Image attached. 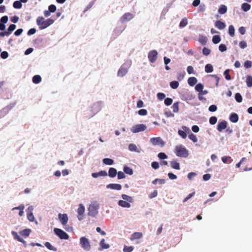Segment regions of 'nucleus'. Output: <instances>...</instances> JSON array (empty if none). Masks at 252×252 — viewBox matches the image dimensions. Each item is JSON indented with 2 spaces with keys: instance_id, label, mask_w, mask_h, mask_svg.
<instances>
[{
  "instance_id": "obj_45",
  "label": "nucleus",
  "mask_w": 252,
  "mask_h": 252,
  "mask_svg": "<svg viewBox=\"0 0 252 252\" xmlns=\"http://www.w3.org/2000/svg\"><path fill=\"white\" fill-rule=\"evenodd\" d=\"M246 84L248 87H252V76L248 75L246 77Z\"/></svg>"
},
{
  "instance_id": "obj_60",
  "label": "nucleus",
  "mask_w": 252,
  "mask_h": 252,
  "mask_svg": "<svg viewBox=\"0 0 252 252\" xmlns=\"http://www.w3.org/2000/svg\"><path fill=\"white\" fill-rule=\"evenodd\" d=\"M222 161L224 163H226L228 160H230V163L231 162L232 159L230 157L223 156L221 158Z\"/></svg>"
},
{
  "instance_id": "obj_55",
  "label": "nucleus",
  "mask_w": 252,
  "mask_h": 252,
  "mask_svg": "<svg viewBox=\"0 0 252 252\" xmlns=\"http://www.w3.org/2000/svg\"><path fill=\"white\" fill-rule=\"evenodd\" d=\"M211 53V50L207 47H204L202 49V54L205 56H208Z\"/></svg>"
},
{
  "instance_id": "obj_36",
  "label": "nucleus",
  "mask_w": 252,
  "mask_h": 252,
  "mask_svg": "<svg viewBox=\"0 0 252 252\" xmlns=\"http://www.w3.org/2000/svg\"><path fill=\"white\" fill-rule=\"evenodd\" d=\"M221 41V37L220 35H215L212 37V42L214 44H217Z\"/></svg>"
},
{
  "instance_id": "obj_29",
  "label": "nucleus",
  "mask_w": 252,
  "mask_h": 252,
  "mask_svg": "<svg viewBox=\"0 0 252 252\" xmlns=\"http://www.w3.org/2000/svg\"><path fill=\"white\" fill-rule=\"evenodd\" d=\"M227 10V6L224 4H221L220 6L218 9V12L220 14H224L226 13Z\"/></svg>"
},
{
  "instance_id": "obj_23",
  "label": "nucleus",
  "mask_w": 252,
  "mask_h": 252,
  "mask_svg": "<svg viewBox=\"0 0 252 252\" xmlns=\"http://www.w3.org/2000/svg\"><path fill=\"white\" fill-rule=\"evenodd\" d=\"M182 128L183 130H179L178 131V134L182 138H186L187 137V132L185 131L186 129H188V127L186 126H183Z\"/></svg>"
},
{
  "instance_id": "obj_20",
  "label": "nucleus",
  "mask_w": 252,
  "mask_h": 252,
  "mask_svg": "<svg viewBox=\"0 0 252 252\" xmlns=\"http://www.w3.org/2000/svg\"><path fill=\"white\" fill-rule=\"evenodd\" d=\"M208 41L207 37L203 34H199L198 41L202 45H205Z\"/></svg>"
},
{
  "instance_id": "obj_4",
  "label": "nucleus",
  "mask_w": 252,
  "mask_h": 252,
  "mask_svg": "<svg viewBox=\"0 0 252 252\" xmlns=\"http://www.w3.org/2000/svg\"><path fill=\"white\" fill-rule=\"evenodd\" d=\"M131 62L130 61H126L120 67L118 70L117 75L119 77H124L128 72V68L130 67Z\"/></svg>"
},
{
  "instance_id": "obj_38",
  "label": "nucleus",
  "mask_w": 252,
  "mask_h": 252,
  "mask_svg": "<svg viewBox=\"0 0 252 252\" xmlns=\"http://www.w3.org/2000/svg\"><path fill=\"white\" fill-rule=\"evenodd\" d=\"M85 211V207L82 204H80L77 209V213L79 216L83 214Z\"/></svg>"
},
{
  "instance_id": "obj_17",
  "label": "nucleus",
  "mask_w": 252,
  "mask_h": 252,
  "mask_svg": "<svg viewBox=\"0 0 252 252\" xmlns=\"http://www.w3.org/2000/svg\"><path fill=\"white\" fill-rule=\"evenodd\" d=\"M215 26L219 30H222L225 28L226 24L220 20H217L215 23Z\"/></svg>"
},
{
  "instance_id": "obj_62",
  "label": "nucleus",
  "mask_w": 252,
  "mask_h": 252,
  "mask_svg": "<svg viewBox=\"0 0 252 252\" xmlns=\"http://www.w3.org/2000/svg\"><path fill=\"white\" fill-rule=\"evenodd\" d=\"M57 7L54 4H51L48 6V10L51 13H53L56 11Z\"/></svg>"
},
{
  "instance_id": "obj_35",
  "label": "nucleus",
  "mask_w": 252,
  "mask_h": 252,
  "mask_svg": "<svg viewBox=\"0 0 252 252\" xmlns=\"http://www.w3.org/2000/svg\"><path fill=\"white\" fill-rule=\"evenodd\" d=\"M45 246L49 250L52 251L53 252H57V249L53 246L50 242H46L44 244Z\"/></svg>"
},
{
  "instance_id": "obj_37",
  "label": "nucleus",
  "mask_w": 252,
  "mask_h": 252,
  "mask_svg": "<svg viewBox=\"0 0 252 252\" xmlns=\"http://www.w3.org/2000/svg\"><path fill=\"white\" fill-rule=\"evenodd\" d=\"M205 71L206 73H211L213 71V66L211 64L208 63L205 66Z\"/></svg>"
},
{
  "instance_id": "obj_13",
  "label": "nucleus",
  "mask_w": 252,
  "mask_h": 252,
  "mask_svg": "<svg viewBox=\"0 0 252 252\" xmlns=\"http://www.w3.org/2000/svg\"><path fill=\"white\" fill-rule=\"evenodd\" d=\"M134 17V16L132 14L127 12L125 13L120 18V21L122 23H124L127 22L131 20Z\"/></svg>"
},
{
  "instance_id": "obj_33",
  "label": "nucleus",
  "mask_w": 252,
  "mask_h": 252,
  "mask_svg": "<svg viewBox=\"0 0 252 252\" xmlns=\"http://www.w3.org/2000/svg\"><path fill=\"white\" fill-rule=\"evenodd\" d=\"M102 162L105 165H111L114 164V161L110 158H104L103 159Z\"/></svg>"
},
{
  "instance_id": "obj_26",
  "label": "nucleus",
  "mask_w": 252,
  "mask_h": 252,
  "mask_svg": "<svg viewBox=\"0 0 252 252\" xmlns=\"http://www.w3.org/2000/svg\"><path fill=\"white\" fill-rule=\"evenodd\" d=\"M117 174V170L114 167H110L108 170V176L110 178H114Z\"/></svg>"
},
{
  "instance_id": "obj_1",
  "label": "nucleus",
  "mask_w": 252,
  "mask_h": 252,
  "mask_svg": "<svg viewBox=\"0 0 252 252\" xmlns=\"http://www.w3.org/2000/svg\"><path fill=\"white\" fill-rule=\"evenodd\" d=\"M55 20L52 18L45 19L42 16H39L36 19V24L40 30H43L48 28L54 23Z\"/></svg>"
},
{
  "instance_id": "obj_61",
  "label": "nucleus",
  "mask_w": 252,
  "mask_h": 252,
  "mask_svg": "<svg viewBox=\"0 0 252 252\" xmlns=\"http://www.w3.org/2000/svg\"><path fill=\"white\" fill-rule=\"evenodd\" d=\"M133 250V247L132 246H125L123 251L124 252H131Z\"/></svg>"
},
{
  "instance_id": "obj_40",
  "label": "nucleus",
  "mask_w": 252,
  "mask_h": 252,
  "mask_svg": "<svg viewBox=\"0 0 252 252\" xmlns=\"http://www.w3.org/2000/svg\"><path fill=\"white\" fill-rule=\"evenodd\" d=\"M188 24V20L186 18H184L181 20L179 23V27L183 28L185 27Z\"/></svg>"
},
{
  "instance_id": "obj_21",
  "label": "nucleus",
  "mask_w": 252,
  "mask_h": 252,
  "mask_svg": "<svg viewBox=\"0 0 252 252\" xmlns=\"http://www.w3.org/2000/svg\"><path fill=\"white\" fill-rule=\"evenodd\" d=\"M118 204L123 208H128L130 207L131 205L129 202H128L127 201L123 200H119L118 202Z\"/></svg>"
},
{
  "instance_id": "obj_49",
  "label": "nucleus",
  "mask_w": 252,
  "mask_h": 252,
  "mask_svg": "<svg viewBox=\"0 0 252 252\" xmlns=\"http://www.w3.org/2000/svg\"><path fill=\"white\" fill-rule=\"evenodd\" d=\"M217 120L218 119L216 116H212L210 118L209 122L211 125H214L217 123Z\"/></svg>"
},
{
  "instance_id": "obj_14",
  "label": "nucleus",
  "mask_w": 252,
  "mask_h": 252,
  "mask_svg": "<svg viewBox=\"0 0 252 252\" xmlns=\"http://www.w3.org/2000/svg\"><path fill=\"white\" fill-rule=\"evenodd\" d=\"M58 218L63 225H65L67 223L68 218L66 214H59Z\"/></svg>"
},
{
  "instance_id": "obj_6",
  "label": "nucleus",
  "mask_w": 252,
  "mask_h": 252,
  "mask_svg": "<svg viewBox=\"0 0 252 252\" xmlns=\"http://www.w3.org/2000/svg\"><path fill=\"white\" fill-rule=\"evenodd\" d=\"M54 232L61 239L67 240L69 238L68 234L60 228H55Z\"/></svg>"
},
{
  "instance_id": "obj_27",
  "label": "nucleus",
  "mask_w": 252,
  "mask_h": 252,
  "mask_svg": "<svg viewBox=\"0 0 252 252\" xmlns=\"http://www.w3.org/2000/svg\"><path fill=\"white\" fill-rule=\"evenodd\" d=\"M197 79L194 77H190L188 79V83L190 86H193L196 84Z\"/></svg>"
},
{
  "instance_id": "obj_12",
  "label": "nucleus",
  "mask_w": 252,
  "mask_h": 252,
  "mask_svg": "<svg viewBox=\"0 0 252 252\" xmlns=\"http://www.w3.org/2000/svg\"><path fill=\"white\" fill-rule=\"evenodd\" d=\"M125 28L122 27H117L115 28L113 30L111 38L113 39H116L122 33V32H123Z\"/></svg>"
},
{
  "instance_id": "obj_52",
  "label": "nucleus",
  "mask_w": 252,
  "mask_h": 252,
  "mask_svg": "<svg viewBox=\"0 0 252 252\" xmlns=\"http://www.w3.org/2000/svg\"><path fill=\"white\" fill-rule=\"evenodd\" d=\"M173 102V99L170 97H167L164 99V103L166 106H170Z\"/></svg>"
},
{
  "instance_id": "obj_59",
  "label": "nucleus",
  "mask_w": 252,
  "mask_h": 252,
  "mask_svg": "<svg viewBox=\"0 0 252 252\" xmlns=\"http://www.w3.org/2000/svg\"><path fill=\"white\" fill-rule=\"evenodd\" d=\"M117 178L118 179H123L126 178V175L124 172L122 171L117 172Z\"/></svg>"
},
{
  "instance_id": "obj_15",
  "label": "nucleus",
  "mask_w": 252,
  "mask_h": 252,
  "mask_svg": "<svg viewBox=\"0 0 252 252\" xmlns=\"http://www.w3.org/2000/svg\"><path fill=\"white\" fill-rule=\"evenodd\" d=\"M227 123L225 120H222L219 122L217 125V130L219 132H221L223 130L227 128Z\"/></svg>"
},
{
  "instance_id": "obj_8",
  "label": "nucleus",
  "mask_w": 252,
  "mask_h": 252,
  "mask_svg": "<svg viewBox=\"0 0 252 252\" xmlns=\"http://www.w3.org/2000/svg\"><path fill=\"white\" fill-rule=\"evenodd\" d=\"M150 142L153 146H158L160 147H164L165 144V142L160 137L151 138Z\"/></svg>"
},
{
  "instance_id": "obj_43",
  "label": "nucleus",
  "mask_w": 252,
  "mask_h": 252,
  "mask_svg": "<svg viewBox=\"0 0 252 252\" xmlns=\"http://www.w3.org/2000/svg\"><path fill=\"white\" fill-rule=\"evenodd\" d=\"M204 88V85L201 83H199L198 84H196V86H195V90L196 92H200Z\"/></svg>"
},
{
  "instance_id": "obj_25",
  "label": "nucleus",
  "mask_w": 252,
  "mask_h": 252,
  "mask_svg": "<svg viewBox=\"0 0 252 252\" xmlns=\"http://www.w3.org/2000/svg\"><path fill=\"white\" fill-rule=\"evenodd\" d=\"M99 245L100 246V248L98 249V250L99 251L102 250L103 249H107L110 247V246L108 244L105 243V240L104 239H102L100 241Z\"/></svg>"
},
{
  "instance_id": "obj_10",
  "label": "nucleus",
  "mask_w": 252,
  "mask_h": 252,
  "mask_svg": "<svg viewBox=\"0 0 252 252\" xmlns=\"http://www.w3.org/2000/svg\"><path fill=\"white\" fill-rule=\"evenodd\" d=\"M33 210V207L32 206H29L26 210L27 215V219L28 220L31 222L35 221L36 223H37V221L35 220V218L33 216L32 211Z\"/></svg>"
},
{
  "instance_id": "obj_48",
  "label": "nucleus",
  "mask_w": 252,
  "mask_h": 252,
  "mask_svg": "<svg viewBox=\"0 0 252 252\" xmlns=\"http://www.w3.org/2000/svg\"><path fill=\"white\" fill-rule=\"evenodd\" d=\"M229 72H230V69H227L223 72V75L225 76V79L228 81L230 80L231 79V77L230 75L229 74Z\"/></svg>"
},
{
  "instance_id": "obj_44",
  "label": "nucleus",
  "mask_w": 252,
  "mask_h": 252,
  "mask_svg": "<svg viewBox=\"0 0 252 252\" xmlns=\"http://www.w3.org/2000/svg\"><path fill=\"white\" fill-rule=\"evenodd\" d=\"M166 181L163 179H156L153 181L152 184L156 185L157 183H158L160 185H163L165 183Z\"/></svg>"
},
{
  "instance_id": "obj_34",
  "label": "nucleus",
  "mask_w": 252,
  "mask_h": 252,
  "mask_svg": "<svg viewBox=\"0 0 252 252\" xmlns=\"http://www.w3.org/2000/svg\"><path fill=\"white\" fill-rule=\"evenodd\" d=\"M32 81L33 83L37 84L41 81V77L39 75H35L32 77Z\"/></svg>"
},
{
  "instance_id": "obj_30",
  "label": "nucleus",
  "mask_w": 252,
  "mask_h": 252,
  "mask_svg": "<svg viewBox=\"0 0 252 252\" xmlns=\"http://www.w3.org/2000/svg\"><path fill=\"white\" fill-rule=\"evenodd\" d=\"M123 170L125 173L129 175H132L133 173V169L126 165L124 166Z\"/></svg>"
},
{
  "instance_id": "obj_2",
  "label": "nucleus",
  "mask_w": 252,
  "mask_h": 252,
  "mask_svg": "<svg viewBox=\"0 0 252 252\" xmlns=\"http://www.w3.org/2000/svg\"><path fill=\"white\" fill-rule=\"evenodd\" d=\"M103 105L104 103L101 101L93 103L91 107V113L87 116L89 118L93 117L102 109Z\"/></svg>"
},
{
  "instance_id": "obj_16",
  "label": "nucleus",
  "mask_w": 252,
  "mask_h": 252,
  "mask_svg": "<svg viewBox=\"0 0 252 252\" xmlns=\"http://www.w3.org/2000/svg\"><path fill=\"white\" fill-rule=\"evenodd\" d=\"M107 189L120 190L122 189V186L119 184H109L106 186Z\"/></svg>"
},
{
  "instance_id": "obj_3",
  "label": "nucleus",
  "mask_w": 252,
  "mask_h": 252,
  "mask_svg": "<svg viewBox=\"0 0 252 252\" xmlns=\"http://www.w3.org/2000/svg\"><path fill=\"white\" fill-rule=\"evenodd\" d=\"M174 153L179 157L187 158L189 155V151L182 145L176 146Z\"/></svg>"
},
{
  "instance_id": "obj_58",
  "label": "nucleus",
  "mask_w": 252,
  "mask_h": 252,
  "mask_svg": "<svg viewBox=\"0 0 252 252\" xmlns=\"http://www.w3.org/2000/svg\"><path fill=\"white\" fill-rule=\"evenodd\" d=\"M8 20V16L6 15L3 16L0 19V23L5 25V24L7 22Z\"/></svg>"
},
{
  "instance_id": "obj_18",
  "label": "nucleus",
  "mask_w": 252,
  "mask_h": 252,
  "mask_svg": "<svg viewBox=\"0 0 252 252\" xmlns=\"http://www.w3.org/2000/svg\"><path fill=\"white\" fill-rule=\"evenodd\" d=\"M107 173L105 170H101L98 172H94L92 174V176L94 178H96L99 176H106Z\"/></svg>"
},
{
  "instance_id": "obj_11",
  "label": "nucleus",
  "mask_w": 252,
  "mask_h": 252,
  "mask_svg": "<svg viewBox=\"0 0 252 252\" xmlns=\"http://www.w3.org/2000/svg\"><path fill=\"white\" fill-rule=\"evenodd\" d=\"M158 53L155 50L150 51L148 55V59L151 63H154L157 59Z\"/></svg>"
},
{
  "instance_id": "obj_57",
  "label": "nucleus",
  "mask_w": 252,
  "mask_h": 252,
  "mask_svg": "<svg viewBox=\"0 0 252 252\" xmlns=\"http://www.w3.org/2000/svg\"><path fill=\"white\" fill-rule=\"evenodd\" d=\"M157 98L159 100H162L165 98V94L163 93H158L157 94Z\"/></svg>"
},
{
  "instance_id": "obj_9",
  "label": "nucleus",
  "mask_w": 252,
  "mask_h": 252,
  "mask_svg": "<svg viewBox=\"0 0 252 252\" xmlns=\"http://www.w3.org/2000/svg\"><path fill=\"white\" fill-rule=\"evenodd\" d=\"M147 126L144 124H137L132 126L131 128V131L134 133H138L142 131H144L146 130Z\"/></svg>"
},
{
  "instance_id": "obj_7",
  "label": "nucleus",
  "mask_w": 252,
  "mask_h": 252,
  "mask_svg": "<svg viewBox=\"0 0 252 252\" xmlns=\"http://www.w3.org/2000/svg\"><path fill=\"white\" fill-rule=\"evenodd\" d=\"M99 206L94 204H91L88 208V215L92 217H95L98 214Z\"/></svg>"
},
{
  "instance_id": "obj_64",
  "label": "nucleus",
  "mask_w": 252,
  "mask_h": 252,
  "mask_svg": "<svg viewBox=\"0 0 252 252\" xmlns=\"http://www.w3.org/2000/svg\"><path fill=\"white\" fill-rule=\"evenodd\" d=\"M151 166L155 170H157L159 167V163L157 161H153L151 163Z\"/></svg>"
},
{
  "instance_id": "obj_63",
  "label": "nucleus",
  "mask_w": 252,
  "mask_h": 252,
  "mask_svg": "<svg viewBox=\"0 0 252 252\" xmlns=\"http://www.w3.org/2000/svg\"><path fill=\"white\" fill-rule=\"evenodd\" d=\"M219 49L220 52H223L226 51L227 47L225 44H220L219 46Z\"/></svg>"
},
{
  "instance_id": "obj_50",
  "label": "nucleus",
  "mask_w": 252,
  "mask_h": 252,
  "mask_svg": "<svg viewBox=\"0 0 252 252\" xmlns=\"http://www.w3.org/2000/svg\"><path fill=\"white\" fill-rule=\"evenodd\" d=\"M158 157L160 159L162 160H164L165 159L167 158L168 157L166 155L165 153L163 152H160L158 155Z\"/></svg>"
},
{
  "instance_id": "obj_32",
  "label": "nucleus",
  "mask_w": 252,
  "mask_h": 252,
  "mask_svg": "<svg viewBox=\"0 0 252 252\" xmlns=\"http://www.w3.org/2000/svg\"><path fill=\"white\" fill-rule=\"evenodd\" d=\"M251 5L248 3H243L241 5V9L244 12H247L250 10Z\"/></svg>"
},
{
  "instance_id": "obj_24",
  "label": "nucleus",
  "mask_w": 252,
  "mask_h": 252,
  "mask_svg": "<svg viewBox=\"0 0 252 252\" xmlns=\"http://www.w3.org/2000/svg\"><path fill=\"white\" fill-rule=\"evenodd\" d=\"M128 150L131 152H135L137 153H140V150L137 147L136 145L134 144H129L128 146Z\"/></svg>"
},
{
  "instance_id": "obj_31",
  "label": "nucleus",
  "mask_w": 252,
  "mask_h": 252,
  "mask_svg": "<svg viewBox=\"0 0 252 252\" xmlns=\"http://www.w3.org/2000/svg\"><path fill=\"white\" fill-rule=\"evenodd\" d=\"M123 200L127 201L129 203H132L133 201V198L131 196H128L125 194H123L121 195Z\"/></svg>"
},
{
  "instance_id": "obj_46",
  "label": "nucleus",
  "mask_w": 252,
  "mask_h": 252,
  "mask_svg": "<svg viewBox=\"0 0 252 252\" xmlns=\"http://www.w3.org/2000/svg\"><path fill=\"white\" fill-rule=\"evenodd\" d=\"M179 85V83L177 81H173L170 83V86L173 89H176Z\"/></svg>"
},
{
  "instance_id": "obj_47",
  "label": "nucleus",
  "mask_w": 252,
  "mask_h": 252,
  "mask_svg": "<svg viewBox=\"0 0 252 252\" xmlns=\"http://www.w3.org/2000/svg\"><path fill=\"white\" fill-rule=\"evenodd\" d=\"M235 99L238 103H241L242 101L243 98L240 93H237L235 94Z\"/></svg>"
},
{
  "instance_id": "obj_39",
  "label": "nucleus",
  "mask_w": 252,
  "mask_h": 252,
  "mask_svg": "<svg viewBox=\"0 0 252 252\" xmlns=\"http://www.w3.org/2000/svg\"><path fill=\"white\" fill-rule=\"evenodd\" d=\"M142 237V234L140 232H134L131 235V240L139 239Z\"/></svg>"
},
{
  "instance_id": "obj_56",
  "label": "nucleus",
  "mask_w": 252,
  "mask_h": 252,
  "mask_svg": "<svg viewBox=\"0 0 252 252\" xmlns=\"http://www.w3.org/2000/svg\"><path fill=\"white\" fill-rule=\"evenodd\" d=\"M0 56L1 59L5 60L8 57L9 54L7 51H4L1 52Z\"/></svg>"
},
{
  "instance_id": "obj_51",
  "label": "nucleus",
  "mask_w": 252,
  "mask_h": 252,
  "mask_svg": "<svg viewBox=\"0 0 252 252\" xmlns=\"http://www.w3.org/2000/svg\"><path fill=\"white\" fill-rule=\"evenodd\" d=\"M9 112L5 107L0 111V119L5 116Z\"/></svg>"
},
{
  "instance_id": "obj_22",
  "label": "nucleus",
  "mask_w": 252,
  "mask_h": 252,
  "mask_svg": "<svg viewBox=\"0 0 252 252\" xmlns=\"http://www.w3.org/2000/svg\"><path fill=\"white\" fill-rule=\"evenodd\" d=\"M32 232V230L30 228L25 229L20 232V234L23 237L27 238L29 236L30 233Z\"/></svg>"
},
{
  "instance_id": "obj_54",
  "label": "nucleus",
  "mask_w": 252,
  "mask_h": 252,
  "mask_svg": "<svg viewBox=\"0 0 252 252\" xmlns=\"http://www.w3.org/2000/svg\"><path fill=\"white\" fill-rule=\"evenodd\" d=\"M173 111L174 113H177L179 111V102H175L173 105Z\"/></svg>"
},
{
  "instance_id": "obj_53",
  "label": "nucleus",
  "mask_w": 252,
  "mask_h": 252,
  "mask_svg": "<svg viewBox=\"0 0 252 252\" xmlns=\"http://www.w3.org/2000/svg\"><path fill=\"white\" fill-rule=\"evenodd\" d=\"M189 138L193 142L195 143L197 141V138L195 134L191 133L189 135Z\"/></svg>"
},
{
  "instance_id": "obj_5",
  "label": "nucleus",
  "mask_w": 252,
  "mask_h": 252,
  "mask_svg": "<svg viewBox=\"0 0 252 252\" xmlns=\"http://www.w3.org/2000/svg\"><path fill=\"white\" fill-rule=\"evenodd\" d=\"M80 245L86 251H89L91 249L90 241L86 237H81L80 238Z\"/></svg>"
},
{
  "instance_id": "obj_19",
  "label": "nucleus",
  "mask_w": 252,
  "mask_h": 252,
  "mask_svg": "<svg viewBox=\"0 0 252 252\" xmlns=\"http://www.w3.org/2000/svg\"><path fill=\"white\" fill-rule=\"evenodd\" d=\"M229 120L233 123H236L238 121L239 116L237 114L235 113H232L229 116Z\"/></svg>"
},
{
  "instance_id": "obj_28",
  "label": "nucleus",
  "mask_w": 252,
  "mask_h": 252,
  "mask_svg": "<svg viewBox=\"0 0 252 252\" xmlns=\"http://www.w3.org/2000/svg\"><path fill=\"white\" fill-rule=\"evenodd\" d=\"M170 165L172 167V168H173L174 169H180V163L175 160H173L170 162Z\"/></svg>"
},
{
  "instance_id": "obj_41",
  "label": "nucleus",
  "mask_w": 252,
  "mask_h": 252,
  "mask_svg": "<svg viewBox=\"0 0 252 252\" xmlns=\"http://www.w3.org/2000/svg\"><path fill=\"white\" fill-rule=\"evenodd\" d=\"M13 6L15 9H20L22 7V4L21 1L19 0H16L13 3Z\"/></svg>"
},
{
  "instance_id": "obj_42",
  "label": "nucleus",
  "mask_w": 252,
  "mask_h": 252,
  "mask_svg": "<svg viewBox=\"0 0 252 252\" xmlns=\"http://www.w3.org/2000/svg\"><path fill=\"white\" fill-rule=\"evenodd\" d=\"M235 31L234 27L232 25H230L228 27V34L231 37L234 36L235 34Z\"/></svg>"
}]
</instances>
